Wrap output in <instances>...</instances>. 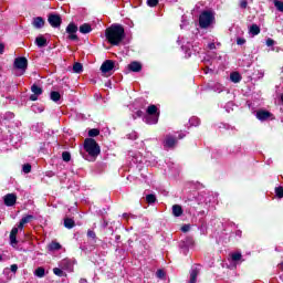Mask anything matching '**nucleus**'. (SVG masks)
<instances>
[{
    "mask_svg": "<svg viewBox=\"0 0 283 283\" xmlns=\"http://www.w3.org/2000/svg\"><path fill=\"white\" fill-rule=\"evenodd\" d=\"M80 283H87V280L81 279V280H80Z\"/></svg>",
    "mask_w": 283,
    "mask_h": 283,
    "instance_id": "nucleus-54",
    "label": "nucleus"
},
{
    "mask_svg": "<svg viewBox=\"0 0 283 283\" xmlns=\"http://www.w3.org/2000/svg\"><path fill=\"white\" fill-rule=\"evenodd\" d=\"M128 70H130V72H140V70H143V65L139 62H132L128 65Z\"/></svg>",
    "mask_w": 283,
    "mask_h": 283,
    "instance_id": "nucleus-18",
    "label": "nucleus"
},
{
    "mask_svg": "<svg viewBox=\"0 0 283 283\" xmlns=\"http://www.w3.org/2000/svg\"><path fill=\"white\" fill-rule=\"evenodd\" d=\"M209 50H216V43L211 42L208 44Z\"/></svg>",
    "mask_w": 283,
    "mask_h": 283,
    "instance_id": "nucleus-49",
    "label": "nucleus"
},
{
    "mask_svg": "<svg viewBox=\"0 0 283 283\" xmlns=\"http://www.w3.org/2000/svg\"><path fill=\"white\" fill-rule=\"evenodd\" d=\"M186 136H187L186 134L180 133V134H179V139H182V138H185Z\"/></svg>",
    "mask_w": 283,
    "mask_h": 283,
    "instance_id": "nucleus-53",
    "label": "nucleus"
},
{
    "mask_svg": "<svg viewBox=\"0 0 283 283\" xmlns=\"http://www.w3.org/2000/svg\"><path fill=\"white\" fill-rule=\"evenodd\" d=\"M266 45H268V48H273V45H275V41L273 39L269 38L266 40Z\"/></svg>",
    "mask_w": 283,
    "mask_h": 283,
    "instance_id": "nucleus-42",
    "label": "nucleus"
},
{
    "mask_svg": "<svg viewBox=\"0 0 283 283\" xmlns=\"http://www.w3.org/2000/svg\"><path fill=\"white\" fill-rule=\"evenodd\" d=\"M231 260H232V262H240V260H242V253H240V252L232 253Z\"/></svg>",
    "mask_w": 283,
    "mask_h": 283,
    "instance_id": "nucleus-30",
    "label": "nucleus"
},
{
    "mask_svg": "<svg viewBox=\"0 0 283 283\" xmlns=\"http://www.w3.org/2000/svg\"><path fill=\"white\" fill-rule=\"evenodd\" d=\"M98 134H101V130H98L97 128H92L91 130H88V136L91 138L98 136Z\"/></svg>",
    "mask_w": 283,
    "mask_h": 283,
    "instance_id": "nucleus-32",
    "label": "nucleus"
},
{
    "mask_svg": "<svg viewBox=\"0 0 283 283\" xmlns=\"http://www.w3.org/2000/svg\"><path fill=\"white\" fill-rule=\"evenodd\" d=\"M73 72H75V74H81V72H83V64L76 62L73 65Z\"/></svg>",
    "mask_w": 283,
    "mask_h": 283,
    "instance_id": "nucleus-27",
    "label": "nucleus"
},
{
    "mask_svg": "<svg viewBox=\"0 0 283 283\" xmlns=\"http://www.w3.org/2000/svg\"><path fill=\"white\" fill-rule=\"evenodd\" d=\"M64 227L66 229H74V221L70 218L64 219Z\"/></svg>",
    "mask_w": 283,
    "mask_h": 283,
    "instance_id": "nucleus-29",
    "label": "nucleus"
},
{
    "mask_svg": "<svg viewBox=\"0 0 283 283\" xmlns=\"http://www.w3.org/2000/svg\"><path fill=\"white\" fill-rule=\"evenodd\" d=\"M273 114H271V112L269 111H258L256 112V118L259 120H269V118H272Z\"/></svg>",
    "mask_w": 283,
    "mask_h": 283,
    "instance_id": "nucleus-14",
    "label": "nucleus"
},
{
    "mask_svg": "<svg viewBox=\"0 0 283 283\" xmlns=\"http://www.w3.org/2000/svg\"><path fill=\"white\" fill-rule=\"evenodd\" d=\"M105 36L111 45H120L125 39V28L120 24H112L106 29Z\"/></svg>",
    "mask_w": 283,
    "mask_h": 283,
    "instance_id": "nucleus-1",
    "label": "nucleus"
},
{
    "mask_svg": "<svg viewBox=\"0 0 283 283\" xmlns=\"http://www.w3.org/2000/svg\"><path fill=\"white\" fill-rule=\"evenodd\" d=\"M156 275H157V277H159V280H163V277H165V271L158 270Z\"/></svg>",
    "mask_w": 283,
    "mask_h": 283,
    "instance_id": "nucleus-45",
    "label": "nucleus"
},
{
    "mask_svg": "<svg viewBox=\"0 0 283 283\" xmlns=\"http://www.w3.org/2000/svg\"><path fill=\"white\" fill-rule=\"evenodd\" d=\"M230 81H232V83H240V81H242V75L238 72H233L230 74Z\"/></svg>",
    "mask_w": 283,
    "mask_h": 283,
    "instance_id": "nucleus-22",
    "label": "nucleus"
},
{
    "mask_svg": "<svg viewBox=\"0 0 283 283\" xmlns=\"http://www.w3.org/2000/svg\"><path fill=\"white\" fill-rule=\"evenodd\" d=\"M113 70H114V61L112 60H106L101 66L102 74H107V72H112Z\"/></svg>",
    "mask_w": 283,
    "mask_h": 283,
    "instance_id": "nucleus-13",
    "label": "nucleus"
},
{
    "mask_svg": "<svg viewBox=\"0 0 283 283\" xmlns=\"http://www.w3.org/2000/svg\"><path fill=\"white\" fill-rule=\"evenodd\" d=\"M60 249H61V243H59V242H51L49 244L50 251H60Z\"/></svg>",
    "mask_w": 283,
    "mask_h": 283,
    "instance_id": "nucleus-26",
    "label": "nucleus"
},
{
    "mask_svg": "<svg viewBox=\"0 0 283 283\" xmlns=\"http://www.w3.org/2000/svg\"><path fill=\"white\" fill-rule=\"evenodd\" d=\"M244 43H247V40L244 38L237 39V45H244Z\"/></svg>",
    "mask_w": 283,
    "mask_h": 283,
    "instance_id": "nucleus-43",
    "label": "nucleus"
},
{
    "mask_svg": "<svg viewBox=\"0 0 283 283\" xmlns=\"http://www.w3.org/2000/svg\"><path fill=\"white\" fill-rule=\"evenodd\" d=\"M250 34L252 36H258V34H260V27L258 24H252L250 27Z\"/></svg>",
    "mask_w": 283,
    "mask_h": 283,
    "instance_id": "nucleus-23",
    "label": "nucleus"
},
{
    "mask_svg": "<svg viewBox=\"0 0 283 283\" xmlns=\"http://www.w3.org/2000/svg\"><path fill=\"white\" fill-rule=\"evenodd\" d=\"M17 233H19V228H12L11 232H10V242L12 244V247H14V244H17Z\"/></svg>",
    "mask_w": 283,
    "mask_h": 283,
    "instance_id": "nucleus-19",
    "label": "nucleus"
},
{
    "mask_svg": "<svg viewBox=\"0 0 283 283\" xmlns=\"http://www.w3.org/2000/svg\"><path fill=\"white\" fill-rule=\"evenodd\" d=\"M274 6H275L276 10H279V12H283V2L282 1L275 0Z\"/></svg>",
    "mask_w": 283,
    "mask_h": 283,
    "instance_id": "nucleus-34",
    "label": "nucleus"
},
{
    "mask_svg": "<svg viewBox=\"0 0 283 283\" xmlns=\"http://www.w3.org/2000/svg\"><path fill=\"white\" fill-rule=\"evenodd\" d=\"M128 138H129L130 140H136V138H138V134H137L136 132H134V133H132V134L128 135Z\"/></svg>",
    "mask_w": 283,
    "mask_h": 283,
    "instance_id": "nucleus-46",
    "label": "nucleus"
},
{
    "mask_svg": "<svg viewBox=\"0 0 283 283\" xmlns=\"http://www.w3.org/2000/svg\"><path fill=\"white\" fill-rule=\"evenodd\" d=\"M62 158H63L64 163H70V160H72V155H70V153H67V151H64L62 154Z\"/></svg>",
    "mask_w": 283,
    "mask_h": 283,
    "instance_id": "nucleus-35",
    "label": "nucleus"
},
{
    "mask_svg": "<svg viewBox=\"0 0 283 283\" xmlns=\"http://www.w3.org/2000/svg\"><path fill=\"white\" fill-rule=\"evenodd\" d=\"M211 87H212V90H213L214 92H218V94H220V92H222V90H223V87L221 86L220 83H217V84H214V85H211Z\"/></svg>",
    "mask_w": 283,
    "mask_h": 283,
    "instance_id": "nucleus-36",
    "label": "nucleus"
},
{
    "mask_svg": "<svg viewBox=\"0 0 283 283\" xmlns=\"http://www.w3.org/2000/svg\"><path fill=\"white\" fill-rule=\"evenodd\" d=\"M60 266L61 269H64L65 271L70 270V266H72V263L70 262V260L64 259L60 262Z\"/></svg>",
    "mask_w": 283,
    "mask_h": 283,
    "instance_id": "nucleus-25",
    "label": "nucleus"
},
{
    "mask_svg": "<svg viewBox=\"0 0 283 283\" xmlns=\"http://www.w3.org/2000/svg\"><path fill=\"white\" fill-rule=\"evenodd\" d=\"M3 50H6V46L3 44H0V54H3Z\"/></svg>",
    "mask_w": 283,
    "mask_h": 283,
    "instance_id": "nucleus-51",
    "label": "nucleus"
},
{
    "mask_svg": "<svg viewBox=\"0 0 283 283\" xmlns=\"http://www.w3.org/2000/svg\"><path fill=\"white\" fill-rule=\"evenodd\" d=\"M34 275L36 277H45V269L43 268H38L35 271H34Z\"/></svg>",
    "mask_w": 283,
    "mask_h": 283,
    "instance_id": "nucleus-28",
    "label": "nucleus"
},
{
    "mask_svg": "<svg viewBox=\"0 0 283 283\" xmlns=\"http://www.w3.org/2000/svg\"><path fill=\"white\" fill-rule=\"evenodd\" d=\"M190 229H191V226H190V224H184V226L181 227V231H182L184 233H187Z\"/></svg>",
    "mask_w": 283,
    "mask_h": 283,
    "instance_id": "nucleus-44",
    "label": "nucleus"
},
{
    "mask_svg": "<svg viewBox=\"0 0 283 283\" xmlns=\"http://www.w3.org/2000/svg\"><path fill=\"white\" fill-rule=\"evenodd\" d=\"M22 171H23L24 174H30V171H32V166H31L30 164L23 165Z\"/></svg>",
    "mask_w": 283,
    "mask_h": 283,
    "instance_id": "nucleus-37",
    "label": "nucleus"
},
{
    "mask_svg": "<svg viewBox=\"0 0 283 283\" xmlns=\"http://www.w3.org/2000/svg\"><path fill=\"white\" fill-rule=\"evenodd\" d=\"M157 3L158 0H147V6H149V8H156Z\"/></svg>",
    "mask_w": 283,
    "mask_h": 283,
    "instance_id": "nucleus-40",
    "label": "nucleus"
},
{
    "mask_svg": "<svg viewBox=\"0 0 283 283\" xmlns=\"http://www.w3.org/2000/svg\"><path fill=\"white\" fill-rule=\"evenodd\" d=\"M50 98L54 103H59V101H61V93L53 91V92H51Z\"/></svg>",
    "mask_w": 283,
    "mask_h": 283,
    "instance_id": "nucleus-24",
    "label": "nucleus"
},
{
    "mask_svg": "<svg viewBox=\"0 0 283 283\" xmlns=\"http://www.w3.org/2000/svg\"><path fill=\"white\" fill-rule=\"evenodd\" d=\"M31 92H33V94L30 96V101H39V96H41V94H43V88H41L36 84H33L31 86Z\"/></svg>",
    "mask_w": 283,
    "mask_h": 283,
    "instance_id": "nucleus-10",
    "label": "nucleus"
},
{
    "mask_svg": "<svg viewBox=\"0 0 283 283\" xmlns=\"http://www.w3.org/2000/svg\"><path fill=\"white\" fill-rule=\"evenodd\" d=\"M48 22L51 28H61V23H63V19L59 14L51 13L49 14Z\"/></svg>",
    "mask_w": 283,
    "mask_h": 283,
    "instance_id": "nucleus-7",
    "label": "nucleus"
},
{
    "mask_svg": "<svg viewBox=\"0 0 283 283\" xmlns=\"http://www.w3.org/2000/svg\"><path fill=\"white\" fill-rule=\"evenodd\" d=\"M180 28H181V29L185 28V23H184V24H180Z\"/></svg>",
    "mask_w": 283,
    "mask_h": 283,
    "instance_id": "nucleus-57",
    "label": "nucleus"
},
{
    "mask_svg": "<svg viewBox=\"0 0 283 283\" xmlns=\"http://www.w3.org/2000/svg\"><path fill=\"white\" fill-rule=\"evenodd\" d=\"M200 273V265H193L190 270V280L189 283L198 282V275Z\"/></svg>",
    "mask_w": 283,
    "mask_h": 283,
    "instance_id": "nucleus-12",
    "label": "nucleus"
},
{
    "mask_svg": "<svg viewBox=\"0 0 283 283\" xmlns=\"http://www.w3.org/2000/svg\"><path fill=\"white\" fill-rule=\"evenodd\" d=\"M146 202H148V205H154V202H156V196L155 195H147L146 196Z\"/></svg>",
    "mask_w": 283,
    "mask_h": 283,
    "instance_id": "nucleus-33",
    "label": "nucleus"
},
{
    "mask_svg": "<svg viewBox=\"0 0 283 283\" xmlns=\"http://www.w3.org/2000/svg\"><path fill=\"white\" fill-rule=\"evenodd\" d=\"M191 244H193V239L191 238L186 239V241L180 244L181 249H184L185 255H187V251H189V247H191Z\"/></svg>",
    "mask_w": 283,
    "mask_h": 283,
    "instance_id": "nucleus-16",
    "label": "nucleus"
},
{
    "mask_svg": "<svg viewBox=\"0 0 283 283\" xmlns=\"http://www.w3.org/2000/svg\"><path fill=\"white\" fill-rule=\"evenodd\" d=\"M76 32H78V27L74 24V22H71L66 27V33L69 34L70 41H78V35H76Z\"/></svg>",
    "mask_w": 283,
    "mask_h": 283,
    "instance_id": "nucleus-6",
    "label": "nucleus"
},
{
    "mask_svg": "<svg viewBox=\"0 0 283 283\" xmlns=\"http://www.w3.org/2000/svg\"><path fill=\"white\" fill-rule=\"evenodd\" d=\"M136 116H137L138 118H140V116H143V111H137V112H136Z\"/></svg>",
    "mask_w": 283,
    "mask_h": 283,
    "instance_id": "nucleus-52",
    "label": "nucleus"
},
{
    "mask_svg": "<svg viewBox=\"0 0 283 283\" xmlns=\"http://www.w3.org/2000/svg\"><path fill=\"white\" fill-rule=\"evenodd\" d=\"M32 25L35 30H41V28H44L45 25V20L41 17L33 18Z\"/></svg>",
    "mask_w": 283,
    "mask_h": 283,
    "instance_id": "nucleus-15",
    "label": "nucleus"
},
{
    "mask_svg": "<svg viewBox=\"0 0 283 283\" xmlns=\"http://www.w3.org/2000/svg\"><path fill=\"white\" fill-rule=\"evenodd\" d=\"M123 216H124V218H127V213H124Z\"/></svg>",
    "mask_w": 283,
    "mask_h": 283,
    "instance_id": "nucleus-58",
    "label": "nucleus"
},
{
    "mask_svg": "<svg viewBox=\"0 0 283 283\" xmlns=\"http://www.w3.org/2000/svg\"><path fill=\"white\" fill-rule=\"evenodd\" d=\"M213 23V13L210 11H203L199 17V25L200 28H209Z\"/></svg>",
    "mask_w": 283,
    "mask_h": 283,
    "instance_id": "nucleus-5",
    "label": "nucleus"
},
{
    "mask_svg": "<svg viewBox=\"0 0 283 283\" xmlns=\"http://www.w3.org/2000/svg\"><path fill=\"white\" fill-rule=\"evenodd\" d=\"M34 220V216L32 214H27L24 217H22V219L20 220L18 227H15V229H18L19 231H23V228L25 227V224H30V221Z\"/></svg>",
    "mask_w": 283,
    "mask_h": 283,
    "instance_id": "nucleus-11",
    "label": "nucleus"
},
{
    "mask_svg": "<svg viewBox=\"0 0 283 283\" xmlns=\"http://www.w3.org/2000/svg\"><path fill=\"white\" fill-rule=\"evenodd\" d=\"M53 273L54 275H57V277H63V270H61L60 268H54Z\"/></svg>",
    "mask_w": 283,
    "mask_h": 283,
    "instance_id": "nucleus-38",
    "label": "nucleus"
},
{
    "mask_svg": "<svg viewBox=\"0 0 283 283\" xmlns=\"http://www.w3.org/2000/svg\"><path fill=\"white\" fill-rule=\"evenodd\" d=\"M172 216H175V218H180V216H182V207L180 205L172 206Z\"/></svg>",
    "mask_w": 283,
    "mask_h": 283,
    "instance_id": "nucleus-20",
    "label": "nucleus"
},
{
    "mask_svg": "<svg viewBox=\"0 0 283 283\" xmlns=\"http://www.w3.org/2000/svg\"><path fill=\"white\" fill-rule=\"evenodd\" d=\"M80 32L81 34H90V32H92V25H90L88 23L80 25Z\"/></svg>",
    "mask_w": 283,
    "mask_h": 283,
    "instance_id": "nucleus-21",
    "label": "nucleus"
},
{
    "mask_svg": "<svg viewBox=\"0 0 283 283\" xmlns=\"http://www.w3.org/2000/svg\"><path fill=\"white\" fill-rule=\"evenodd\" d=\"M13 67L17 70L14 72L15 76H23V74H25V71L28 70V59L17 57L14 60Z\"/></svg>",
    "mask_w": 283,
    "mask_h": 283,
    "instance_id": "nucleus-3",
    "label": "nucleus"
},
{
    "mask_svg": "<svg viewBox=\"0 0 283 283\" xmlns=\"http://www.w3.org/2000/svg\"><path fill=\"white\" fill-rule=\"evenodd\" d=\"M10 118H14V114L9 113Z\"/></svg>",
    "mask_w": 283,
    "mask_h": 283,
    "instance_id": "nucleus-55",
    "label": "nucleus"
},
{
    "mask_svg": "<svg viewBox=\"0 0 283 283\" xmlns=\"http://www.w3.org/2000/svg\"><path fill=\"white\" fill-rule=\"evenodd\" d=\"M6 207H14L17 205V193H8L3 197Z\"/></svg>",
    "mask_w": 283,
    "mask_h": 283,
    "instance_id": "nucleus-9",
    "label": "nucleus"
},
{
    "mask_svg": "<svg viewBox=\"0 0 283 283\" xmlns=\"http://www.w3.org/2000/svg\"><path fill=\"white\" fill-rule=\"evenodd\" d=\"M84 149L87 151L88 156L93 159L101 154V147L93 138H86L84 142Z\"/></svg>",
    "mask_w": 283,
    "mask_h": 283,
    "instance_id": "nucleus-2",
    "label": "nucleus"
},
{
    "mask_svg": "<svg viewBox=\"0 0 283 283\" xmlns=\"http://www.w3.org/2000/svg\"><path fill=\"white\" fill-rule=\"evenodd\" d=\"M35 44L38 48H45L48 45V39H45L43 35H39L35 39Z\"/></svg>",
    "mask_w": 283,
    "mask_h": 283,
    "instance_id": "nucleus-17",
    "label": "nucleus"
},
{
    "mask_svg": "<svg viewBox=\"0 0 283 283\" xmlns=\"http://www.w3.org/2000/svg\"><path fill=\"white\" fill-rule=\"evenodd\" d=\"M178 140L176 139V137L174 135H167L165 140H164V147L165 149H171L174 147H176Z\"/></svg>",
    "mask_w": 283,
    "mask_h": 283,
    "instance_id": "nucleus-8",
    "label": "nucleus"
},
{
    "mask_svg": "<svg viewBox=\"0 0 283 283\" xmlns=\"http://www.w3.org/2000/svg\"><path fill=\"white\" fill-rule=\"evenodd\" d=\"M3 260V256L0 254V262Z\"/></svg>",
    "mask_w": 283,
    "mask_h": 283,
    "instance_id": "nucleus-56",
    "label": "nucleus"
},
{
    "mask_svg": "<svg viewBox=\"0 0 283 283\" xmlns=\"http://www.w3.org/2000/svg\"><path fill=\"white\" fill-rule=\"evenodd\" d=\"M133 163H143V157H133Z\"/></svg>",
    "mask_w": 283,
    "mask_h": 283,
    "instance_id": "nucleus-48",
    "label": "nucleus"
},
{
    "mask_svg": "<svg viewBox=\"0 0 283 283\" xmlns=\"http://www.w3.org/2000/svg\"><path fill=\"white\" fill-rule=\"evenodd\" d=\"M189 123H190V125H191L192 127H198V125H200V118H198V117H191V118L189 119Z\"/></svg>",
    "mask_w": 283,
    "mask_h": 283,
    "instance_id": "nucleus-31",
    "label": "nucleus"
},
{
    "mask_svg": "<svg viewBox=\"0 0 283 283\" xmlns=\"http://www.w3.org/2000/svg\"><path fill=\"white\" fill-rule=\"evenodd\" d=\"M87 238H92V240H96V232H94L93 230H88Z\"/></svg>",
    "mask_w": 283,
    "mask_h": 283,
    "instance_id": "nucleus-41",
    "label": "nucleus"
},
{
    "mask_svg": "<svg viewBox=\"0 0 283 283\" xmlns=\"http://www.w3.org/2000/svg\"><path fill=\"white\" fill-rule=\"evenodd\" d=\"M147 116L145 117V123H147V125H156V123H158V107H156V105H150L147 108Z\"/></svg>",
    "mask_w": 283,
    "mask_h": 283,
    "instance_id": "nucleus-4",
    "label": "nucleus"
},
{
    "mask_svg": "<svg viewBox=\"0 0 283 283\" xmlns=\"http://www.w3.org/2000/svg\"><path fill=\"white\" fill-rule=\"evenodd\" d=\"M240 6H241V8H247V6H248V3H247V1L245 0H243V1H241V3H240Z\"/></svg>",
    "mask_w": 283,
    "mask_h": 283,
    "instance_id": "nucleus-50",
    "label": "nucleus"
},
{
    "mask_svg": "<svg viewBox=\"0 0 283 283\" xmlns=\"http://www.w3.org/2000/svg\"><path fill=\"white\" fill-rule=\"evenodd\" d=\"M275 193L277 198H283V187L275 188Z\"/></svg>",
    "mask_w": 283,
    "mask_h": 283,
    "instance_id": "nucleus-39",
    "label": "nucleus"
},
{
    "mask_svg": "<svg viewBox=\"0 0 283 283\" xmlns=\"http://www.w3.org/2000/svg\"><path fill=\"white\" fill-rule=\"evenodd\" d=\"M10 271H11L12 273H15L17 271H19V265L12 264L11 268H10Z\"/></svg>",
    "mask_w": 283,
    "mask_h": 283,
    "instance_id": "nucleus-47",
    "label": "nucleus"
}]
</instances>
